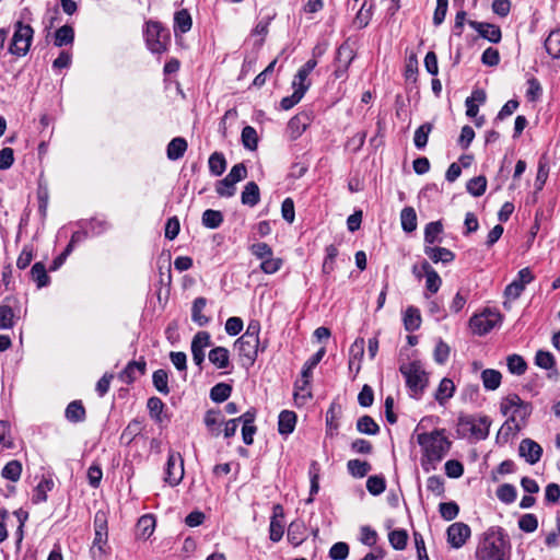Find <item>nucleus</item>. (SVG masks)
Returning a JSON list of instances; mask_svg holds the SVG:
<instances>
[{
  "instance_id": "obj_1",
  "label": "nucleus",
  "mask_w": 560,
  "mask_h": 560,
  "mask_svg": "<svg viewBox=\"0 0 560 560\" xmlns=\"http://www.w3.org/2000/svg\"><path fill=\"white\" fill-rule=\"evenodd\" d=\"M510 549V541L503 529L491 527L479 541L475 552V560H509Z\"/></svg>"
},
{
  "instance_id": "obj_2",
  "label": "nucleus",
  "mask_w": 560,
  "mask_h": 560,
  "mask_svg": "<svg viewBox=\"0 0 560 560\" xmlns=\"http://www.w3.org/2000/svg\"><path fill=\"white\" fill-rule=\"evenodd\" d=\"M500 411L503 416H509L500 428V434H502L506 428L510 429V422L514 423L515 431L518 432L532 415L533 407L530 402L522 400L518 395L510 394L501 400Z\"/></svg>"
},
{
  "instance_id": "obj_3",
  "label": "nucleus",
  "mask_w": 560,
  "mask_h": 560,
  "mask_svg": "<svg viewBox=\"0 0 560 560\" xmlns=\"http://www.w3.org/2000/svg\"><path fill=\"white\" fill-rule=\"evenodd\" d=\"M417 441L422 447L424 457L430 463L440 462L450 451L451 442L443 434V431H432L429 433H421L418 435Z\"/></svg>"
},
{
  "instance_id": "obj_4",
  "label": "nucleus",
  "mask_w": 560,
  "mask_h": 560,
  "mask_svg": "<svg viewBox=\"0 0 560 560\" xmlns=\"http://www.w3.org/2000/svg\"><path fill=\"white\" fill-rule=\"evenodd\" d=\"M400 373L406 380V385L410 392V397L420 399L429 384L428 373L424 371L420 361L404 363L399 368Z\"/></svg>"
},
{
  "instance_id": "obj_5",
  "label": "nucleus",
  "mask_w": 560,
  "mask_h": 560,
  "mask_svg": "<svg viewBox=\"0 0 560 560\" xmlns=\"http://www.w3.org/2000/svg\"><path fill=\"white\" fill-rule=\"evenodd\" d=\"M94 539L90 549L93 559L102 560L108 555L109 548L107 546L108 532L107 520L104 513L97 512L94 517Z\"/></svg>"
},
{
  "instance_id": "obj_6",
  "label": "nucleus",
  "mask_w": 560,
  "mask_h": 560,
  "mask_svg": "<svg viewBox=\"0 0 560 560\" xmlns=\"http://www.w3.org/2000/svg\"><path fill=\"white\" fill-rule=\"evenodd\" d=\"M34 36V30L31 25L18 21L14 24V33L9 45V52L22 57L25 56L31 47Z\"/></svg>"
},
{
  "instance_id": "obj_7",
  "label": "nucleus",
  "mask_w": 560,
  "mask_h": 560,
  "mask_svg": "<svg viewBox=\"0 0 560 560\" xmlns=\"http://www.w3.org/2000/svg\"><path fill=\"white\" fill-rule=\"evenodd\" d=\"M490 424L491 421L487 416L475 418L470 415H460L457 421L458 431H462L464 434L469 433L477 440L488 438Z\"/></svg>"
},
{
  "instance_id": "obj_8",
  "label": "nucleus",
  "mask_w": 560,
  "mask_h": 560,
  "mask_svg": "<svg viewBox=\"0 0 560 560\" xmlns=\"http://www.w3.org/2000/svg\"><path fill=\"white\" fill-rule=\"evenodd\" d=\"M148 48L153 54H162L167 49L171 40L168 30L164 28L159 22H148L144 32Z\"/></svg>"
},
{
  "instance_id": "obj_9",
  "label": "nucleus",
  "mask_w": 560,
  "mask_h": 560,
  "mask_svg": "<svg viewBox=\"0 0 560 560\" xmlns=\"http://www.w3.org/2000/svg\"><path fill=\"white\" fill-rule=\"evenodd\" d=\"M501 319L502 317L499 312L487 308L481 314L474 315L469 320V325L475 334L482 336L499 325Z\"/></svg>"
},
{
  "instance_id": "obj_10",
  "label": "nucleus",
  "mask_w": 560,
  "mask_h": 560,
  "mask_svg": "<svg viewBox=\"0 0 560 560\" xmlns=\"http://www.w3.org/2000/svg\"><path fill=\"white\" fill-rule=\"evenodd\" d=\"M184 477V460L178 452L171 451L165 468L164 480L172 487L177 486Z\"/></svg>"
},
{
  "instance_id": "obj_11",
  "label": "nucleus",
  "mask_w": 560,
  "mask_h": 560,
  "mask_svg": "<svg viewBox=\"0 0 560 560\" xmlns=\"http://www.w3.org/2000/svg\"><path fill=\"white\" fill-rule=\"evenodd\" d=\"M211 346V337L208 331H198L192 340H191V354L195 364L202 370V364L205 362V350Z\"/></svg>"
},
{
  "instance_id": "obj_12",
  "label": "nucleus",
  "mask_w": 560,
  "mask_h": 560,
  "mask_svg": "<svg viewBox=\"0 0 560 560\" xmlns=\"http://www.w3.org/2000/svg\"><path fill=\"white\" fill-rule=\"evenodd\" d=\"M259 343V339L242 335L235 341V348L240 357L245 358L249 364H253L257 359Z\"/></svg>"
},
{
  "instance_id": "obj_13",
  "label": "nucleus",
  "mask_w": 560,
  "mask_h": 560,
  "mask_svg": "<svg viewBox=\"0 0 560 560\" xmlns=\"http://www.w3.org/2000/svg\"><path fill=\"white\" fill-rule=\"evenodd\" d=\"M470 527L462 522L454 523L447 528V541L453 548H460L470 537Z\"/></svg>"
},
{
  "instance_id": "obj_14",
  "label": "nucleus",
  "mask_w": 560,
  "mask_h": 560,
  "mask_svg": "<svg viewBox=\"0 0 560 560\" xmlns=\"http://www.w3.org/2000/svg\"><path fill=\"white\" fill-rule=\"evenodd\" d=\"M469 26L476 30L479 35L489 40L490 43H499L502 38V33L499 26L486 22L468 21Z\"/></svg>"
},
{
  "instance_id": "obj_15",
  "label": "nucleus",
  "mask_w": 560,
  "mask_h": 560,
  "mask_svg": "<svg viewBox=\"0 0 560 560\" xmlns=\"http://www.w3.org/2000/svg\"><path fill=\"white\" fill-rule=\"evenodd\" d=\"M518 451L520 455L524 457L525 460L530 465H534L537 462H539L542 454L541 446L530 439H524L520 444Z\"/></svg>"
},
{
  "instance_id": "obj_16",
  "label": "nucleus",
  "mask_w": 560,
  "mask_h": 560,
  "mask_svg": "<svg viewBox=\"0 0 560 560\" xmlns=\"http://www.w3.org/2000/svg\"><path fill=\"white\" fill-rule=\"evenodd\" d=\"M317 66L316 59H310L307 60L298 71V73L294 77V80L292 82L293 89L296 88H304L305 92L311 86V82L308 81L310 73L314 70V68Z\"/></svg>"
},
{
  "instance_id": "obj_17",
  "label": "nucleus",
  "mask_w": 560,
  "mask_h": 560,
  "mask_svg": "<svg viewBox=\"0 0 560 560\" xmlns=\"http://www.w3.org/2000/svg\"><path fill=\"white\" fill-rule=\"evenodd\" d=\"M145 368L147 363L144 360L131 361L120 372L119 378L124 383L130 384L138 377V375H143L145 373Z\"/></svg>"
},
{
  "instance_id": "obj_18",
  "label": "nucleus",
  "mask_w": 560,
  "mask_h": 560,
  "mask_svg": "<svg viewBox=\"0 0 560 560\" xmlns=\"http://www.w3.org/2000/svg\"><path fill=\"white\" fill-rule=\"evenodd\" d=\"M421 270L425 276L427 290L432 294L436 293L442 284L441 277L427 260L421 264Z\"/></svg>"
},
{
  "instance_id": "obj_19",
  "label": "nucleus",
  "mask_w": 560,
  "mask_h": 560,
  "mask_svg": "<svg viewBox=\"0 0 560 560\" xmlns=\"http://www.w3.org/2000/svg\"><path fill=\"white\" fill-rule=\"evenodd\" d=\"M424 254L435 264H448L455 258L454 253L445 247L425 246Z\"/></svg>"
},
{
  "instance_id": "obj_20",
  "label": "nucleus",
  "mask_w": 560,
  "mask_h": 560,
  "mask_svg": "<svg viewBox=\"0 0 560 560\" xmlns=\"http://www.w3.org/2000/svg\"><path fill=\"white\" fill-rule=\"evenodd\" d=\"M454 393V382L451 378L444 377L439 384L434 398L441 406H444L446 401L453 397Z\"/></svg>"
},
{
  "instance_id": "obj_21",
  "label": "nucleus",
  "mask_w": 560,
  "mask_h": 560,
  "mask_svg": "<svg viewBox=\"0 0 560 560\" xmlns=\"http://www.w3.org/2000/svg\"><path fill=\"white\" fill-rule=\"evenodd\" d=\"M242 203L249 207H255L260 200L259 187L255 182H248L241 195Z\"/></svg>"
},
{
  "instance_id": "obj_22",
  "label": "nucleus",
  "mask_w": 560,
  "mask_h": 560,
  "mask_svg": "<svg viewBox=\"0 0 560 560\" xmlns=\"http://www.w3.org/2000/svg\"><path fill=\"white\" fill-rule=\"evenodd\" d=\"M209 361L217 369H226L230 365V352L224 347H215L209 352Z\"/></svg>"
},
{
  "instance_id": "obj_23",
  "label": "nucleus",
  "mask_w": 560,
  "mask_h": 560,
  "mask_svg": "<svg viewBox=\"0 0 560 560\" xmlns=\"http://www.w3.org/2000/svg\"><path fill=\"white\" fill-rule=\"evenodd\" d=\"M296 423V415L290 410H283L279 415L278 431L280 434L288 435L293 432Z\"/></svg>"
},
{
  "instance_id": "obj_24",
  "label": "nucleus",
  "mask_w": 560,
  "mask_h": 560,
  "mask_svg": "<svg viewBox=\"0 0 560 560\" xmlns=\"http://www.w3.org/2000/svg\"><path fill=\"white\" fill-rule=\"evenodd\" d=\"M192 26L191 15L186 9L177 11L174 15V33L185 34L190 31Z\"/></svg>"
},
{
  "instance_id": "obj_25",
  "label": "nucleus",
  "mask_w": 560,
  "mask_h": 560,
  "mask_svg": "<svg viewBox=\"0 0 560 560\" xmlns=\"http://www.w3.org/2000/svg\"><path fill=\"white\" fill-rule=\"evenodd\" d=\"M207 305L206 298L199 296L195 299L191 307V319L198 326L203 327L209 323V318L203 315V310Z\"/></svg>"
},
{
  "instance_id": "obj_26",
  "label": "nucleus",
  "mask_w": 560,
  "mask_h": 560,
  "mask_svg": "<svg viewBox=\"0 0 560 560\" xmlns=\"http://www.w3.org/2000/svg\"><path fill=\"white\" fill-rule=\"evenodd\" d=\"M420 311L415 306H408L404 314V326L407 331H416L420 328Z\"/></svg>"
},
{
  "instance_id": "obj_27",
  "label": "nucleus",
  "mask_w": 560,
  "mask_h": 560,
  "mask_svg": "<svg viewBox=\"0 0 560 560\" xmlns=\"http://www.w3.org/2000/svg\"><path fill=\"white\" fill-rule=\"evenodd\" d=\"M187 150V141L184 138L177 137L171 140L167 144V158L172 161L180 159Z\"/></svg>"
},
{
  "instance_id": "obj_28",
  "label": "nucleus",
  "mask_w": 560,
  "mask_h": 560,
  "mask_svg": "<svg viewBox=\"0 0 560 560\" xmlns=\"http://www.w3.org/2000/svg\"><path fill=\"white\" fill-rule=\"evenodd\" d=\"M502 375L498 370L486 369L481 372V381L487 390H495L501 384Z\"/></svg>"
},
{
  "instance_id": "obj_29",
  "label": "nucleus",
  "mask_w": 560,
  "mask_h": 560,
  "mask_svg": "<svg viewBox=\"0 0 560 560\" xmlns=\"http://www.w3.org/2000/svg\"><path fill=\"white\" fill-rule=\"evenodd\" d=\"M142 422L138 419L131 420L120 435V442L129 445L142 431Z\"/></svg>"
},
{
  "instance_id": "obj_30",
  "label": "nucleus",
  "mask_w": 560,
  "mask_h": 560,
  "mask_svg": "<svg viewBox=\"0 0 560 560\" xmlns=\"http://www.w3.org/2000/svg\"><path fill=\"white\" fill-rule=\"evenodd\" d=\"M74 40V31L70 25L59 27L55 33L54 44L57 47L71 45Z\"/></svg>"
},
{
  "instance_id": "obj_31",
  "label": "nucleus",
  "mask_w": 560,
  "mask_h": 560,
  "mask_svg": "<svg viewBox=\"0 0 560 560\" xmlns=\"http://www.w3.org/2000/svg\"><path fill=\"white\" fill-rule=\"evenodd\" d=\"M325 353H326V349L324 347H322L315 354L312 355V358H310L305 362L303 370H302V378H303L304 384L310 383V378L312 376L313 369L320 362V360L323 359Z\"/></svg>"
},
{
  "instance_id": "obj_32",
  "label": "nucleus",
  "mask_w": 560,
  "mask_h": 560,
  "mask_svg": "<svg viewBox=\"0 0 560 560\" xmlns=\"http://www.w3.org/2000/svg\"><path fill=\"white\" fill-rule=\"evenodd\" d=\"M66 418L70 422H81L85 419V409L80 400H74L66 408Z\"/></svg>"
},
{
  "instance_id": "obj_33",
  "label": "nucleus",
  "mask_w": 560,
  "mask_h": 560,
  "mask_svg": "<svg viewBox=\"0 0 560 560\" xmlns=\"http://www.w3.org/2000/svg\"><path fill=\"white\" fill-rule=\"evenodd\" d=\"M547 52L556 59H560V30L551 31L545 40Z\"/></svg>"
},
{
  "instance_id": "obj_34",
  "label": "nucleus",
  "mask_w": 560,
  "mask_h": 560,
  "mask_svg": "<svg viewBox=\"0 0 560 560\" xmlns=\"http://www.w3.org/2000/svg\"><path fill=\"white\" fill-rule=\"evenodd\" d=\"M349 474L354 478H363L372 469L371 465L365 460L350 459L347 463Z\"/></svg>"
},
{
  "instance_id": "obj_35",
  "label": "nucleus",
  "mask_w": 560,
  "mask_h": 560,
  "mask_svg": "<svg viewBox=\"0 0 560 560\" xmlns=\"http://www.w3.org/2000/svg\"><path fill=\"white\" fill-rule=\"evenodd\" d=\"M354 58V51L348 42L342 43L337 49L336 65L349 68Z\"/></svg>"
},
{
  "instance_id": "obj_36",
  "label": "nucleus",
  "mask_w": 560,
  "mask_h": 560,
  "mask_svg": "<svg viewBox=\"0 0 560 560\" xmlns=\"http://www.w3.org/2000/svg\"><path fill=\"white\" fill-rule=\"evenodd\" d=\"M401 228L405 232L411 233L417 229V214L413 208L406 207L400 213Z\"/></svg>"
},
{
  "instance_id": "obj_37",
  "label": "nucleus",
  "mask_w": 560,
  "mask_h": 560,
  "mask_svg": "<svg viewBox=\"0 0 560 560\" xmlns=\"http://www.w3.org/2000/svg\"><path fill=\"white\" fill-rule=\"evenodd\" d=\"M54 481L51 479H43L34 489L32 501L35 504L45 502L47 500V492L54 488Z\"/></svg>"
},
{
  "instance_id": "obj_38",
  "label": "nucleus",
  "mask_w": 560,
  "mask_h": 560,
  "mask_svg": "<svg viewBox=\"0 0 560 560\" xmlns=\"http://www.w3.org/2000/svg\"><path fill=\"white\" fill-rule=\"evenodd\" d=\"M33 280L37 283L38 288L48 285L50 278L47 275L46 267L43 262H35L31 269Z\"/></svg>"
},
{
  "instance_id": "obj_39",
  "label": "nucleus",
  "mask_w": 560,
  "mask_h": 560,
  "mask_svg": "<svg viewBox=\"0 0 560 560\" xmlns=\"http://www.w3.org/2000/svg\"><path fill=\"white\" fill-rule=\"evenodd\" d=\"M201 221H202L203 226L213 230V229L219 228L222 224L223 214L219 210L207 209L202 213Z\"/></svg>"
},
{
  "instance_id": "obj_40",
  "label": "nucleus",
  "mask_w": 560,
  "mask_h": 560,
  "mask_svg": "<svg viewBox=\"0 0 560 560\" xmlns=\"http://www.w3.org/2000/svg\"><path fill=\"white\" fill-rule=\"evenodd\" d=\"M242 143L244 148L247 150L254 151L257 149L258 145V136L257 131L252 126H246L242 130L241 135Z\"/></svg>"
},
{
  "instance_id": "obj_41",
  "label": "nucleus",
  "mask_w": 560,
  "mask_h": 560,
  "mask_svg": "<svg viewBox=\"0 0 560 560\" xmlns=\"http://www.w3.org/2000/svg\"><path fill=\"white\" fill-rule=\"evenodd\" d=\"M432 129L433 125L431 122H425L415 131L413 142L417 149L421 150L427 145L429 135Z\"/></svg>"
},
{
  "instance_id": "obj_42",
  "label": "nucleus",
  "mask_w": 560,
  "mask_h": 560,
  "mask_svg": "<svg viewBox=\"0 0 560 560\" xmlns=\"http://www.w3.org/2000/svg\"><path fill=\"white\" fill-rule=\"evenodd\" d=\"M232 393V386L226 383H218L210 390V398L214 402L225 401Z\"/></svg>"
},
{
  "instance_id": "obj_43",
  "label": "nucleus",
  "mask_w": 560,
  "mask_h": 560,
  "mask_svg": "<svg viewBox=\"0 0 560 560\" xmlns=\"http://www.w3.org/2000/svg\"><path fill=\"white\" fill-rule=\"evenodd\" d=\"M152 382L156 390L161 394L167 395L170 393L168 374L165 370H156L152 375Z\"/></svg>"
},
{
  "instance_id": "obj_44",
  "label": "nucleus",
  "mask_w": 560,
  "mask_h": 560,
  "mask_svg": "<svg viewBox=\"0 0 560 560\" xmlns=\"http://www.w3.org/2000/svg\"><path fill=\"white\" fill-rule=\"evenodd\" d=\"M226 168V161L222 153L214 152L209 158V170L214 176H220Z\"/></svg>"
},
{
  "instance_id": "obj_45",
  "label": "nucleus",
  "mask_w": 560,
  "mask_h": 560,
  "mask_svg": "<svg viewBox=\"0 0 560 560\" xmlns=\"http://www.w3.org/2000/svg\"><path fill=\"white\" fill-rule=\"evenodd\" d=\"M357 429L359 432L375 435L380 431L378 424L370 416H362L357 421Z\"/></svg>"
},
{
  "instance_id": "obj_46",
  "label": "nucleus",
  "mask_w": 560,
  "mask_h": 560,
  "mask_svg": "<svg viewBox=\"0 0 560 560\" xmlns=\"http://www.w3.org/2000/svg\"><path fill=\"white\" fill-rule=\"evenodd\" d=\"M467 191L474 197H480L485 194L487 188V178L482 175L471 178L467 183Z\"/></svg>"
},
{
  "instance_id": "obj_47",
  "label": "nucleus",
  "mask_w": 560,
  "mask_h": 560,
  "mask_svg": "<svg viewBox=\"0 0 560 560\" xmlns=\"http://www.w3.org/2000/svg\"><path fill=\"white\" fill-rule=\"evenodd\" d=\"M22 474V464L19 460H11L2 469V477L10 481H18Z\"/></svg>"
},
{
  "instance_id": "obj_48",
  "label": "nucleus",
  "mask_w": 560,
  "mask_h": 560,
  "mask_svg": "<svg viewBox=\"0 0 560 560\" xmlns=\"http://www.w3.org/2000/svg\"><path fill=\"white\" fill-rule=\"evenodd\" d=\"M288 541L294 546H299L303 542V524L299 522H292L288 528L287 535Z\"/></svg>"
},
{
  "instance_id": "obj_49",
  "label": "nucleus",
  "mask_w": 560,
  "mask_h": 560,
  "mask_svg": "<svg viewBox=\"0 0 560 560\" xmlns=\"http://www.w3.org/2000/svg\"><path fill=\"white\" fill-rule=\"evenodd\" d=\"M389 544L396 550H402L407 546L408 534L405 529H395L388 535Z\"/></svg>"
},
{
  "instance_id": "obj_50",
  "label": "nucleus",
  "mask_w": 560,
  "mask_h": 560,
  "mask_svg": "<svg viewBox=\"0 0 560 560\" xmlns=\"http://www.w3.org/2000/svg\"><path fill=\"white\" fill-rule=\"evenodd\" d=\"M443 231V225L441 221L430 222L425 225L424 229V242L427 244H433L438 241L439 235Z\"/></svg>"
},
{
  "instance_id": "obj_51",
  "label": "nucleus",
  "mask_w": 560,
  "mask_h": 560,
  "mask_svg": "<svg viewBox=\"0 0 560 560\" xmlns=\"http://www.w3.org/2000/svg\"><path fill=\"white\" fill-rule=\"evenodd\" d=\"M147 407L150 417L156 422H162V412L164 409V402L159 397H151L148 399Z\"/></svg>"
},
{
  "instance_id": "obj_52",
  "label": "nucleus",
  "mask_w": 560,
  "mask_h": 560,
  "mask_svg": "<svg viewBox=\"0 0 560 560\" xmlns=\"http://www.w3.org/2000/svg\"><path fill=\"white\" fill-rule=\"evenodd\" d=\"M508 369L512 374L522 375L527 369L525 360L518 354L508 357Z\"/></svg>"
},
{
  "instance_id": "obj_53",
  "label": "nucleus",
  "mask_w": 560,
  "mask_h": 560,
  "mask_svg": "<svg viewBox=\"0 0 560 560\" xmlns=\"http://www.w3.org/2000/svg\"><path fill=\"white\" fill-rule=\"evenodd\" d=\"M326 256L323 262V272L326 275L331 273L335 270V259L338 256V248L335 245L326 247Z\"/></svg>"
},
{
  "instance_id": "obj_54",
  "label": "nucleus",
  "mask_w": 560,
  "mask_h": 560,
  "mask_svg": "<svg viewBox=\"0 0 560 560\" xmlns=\"http://www.w3.org/2000/svg\"><path fill=\"white\" fill-rule=\"evenodd\" d=\"M155 520L152 515H143L139 518L137 527L143 538H148L153 533Z\"/></svg>"
},
{
  "instance_id": "obj_55",
  "label": "nucleus",
  "mask_w": 560,
  "mask_h": 560,
  "mask_svg": "<svg viewBox=\"0 0 560 560\" xmlns=\"http://www.w3.org/2000/svg\"><path fill=\"white\" fill-rule=\"evenodd\" d=\"M284 533V526L282 522L277 518V513H275L270 520L269 525V538L273 542H278L281 540Z\"/></svg>"
},
{
  "instance_id": "obj_56",
  "label": "nucleus",
  "mask_w": 560,
  "mask_h": 560,
  "mask_svg": "<svg viewBox=\"0 0 560 560\" xmlns=\"http://www.w3.org/2000/svg\"><path fill=\"white\" fill-rule=\"evenodd\" d=\"M497 497L504 503H512L516 499V489L510 483L501 485L497 490Z\"/></svg>"
},
{
  "instance_id": "obj_57",
  "label": "nucleus",
  "mask_w": 560,
  "mask_h": 560,
  "mask_svg": "<svg viewBox=\"0 0 560 560\" xmlns=\"http://www.w3.org/2000/svg\"><path fill=\"white\" fill-rule=\"evenodd\" d=\"M303 119L304 117L296 115L289 120L288 131L292 139H296L305 130L306 124L303 121Z\"/></svg>"
},
{
  "instance_id": "obj_58",
  "label": "nucleus",
  "mask_w": 560,
  "mask_h": 560,
  "mask_svg": "<svg viewBox=\"0 0 560 560\" xmlns=\"http://www.w3.org/2000/svg\"><path fill=\"white\" fill-rule=\"evenodd\" d=\"M439 511H440L441 516L445 521H453L454 518L457 517V515L459 513V506L457 505L456 502H453V501L443 502V503H440Z\"/></svg>"
},
{
  "instance_id": "obj_59",
  "label": "nucleus",
  "mask_w": 560,
  "mask_h": 560,
  "mask_svg": "<svg viewBox=\"0 0 560 560\" xmlns=\"http://www.w3.org/2000/svg\"><path fill=\"white\" fill-rule=\"evenodd\" d=\"M549 174L548 162L545 158H541L538 163L537 175L535 179V187L537 190H541Z\"/></svg>"
},
{
  "instance_id": "obj_60",
  "label": "nucleus",
  "mask_w": 560,
  "mask_h": 560,
  "mask_svg": "<svg viewBox=\"0 0 560 560\" xmlns=\"http://www.w3.org/2000/svg\"><path fill=\"white\" fill-rule=\"evenodd\" d=\"M385 479L381 476H371L366 480V489L373 495H378L385 491Z\"/></svg>"
},
{
  "instance_id": "obj_61",
  "label": "nucleus",
  "mask_w": 560,
  "mask_h": 560,
  "mask_svg": "<svg viewBox=\"0 0 560 560\" xmlns=\"http://www.w3.org/2000/svg\"><path fill=\"white\" fill-rule=\"evenodd\" d=\"M304 94H305L304 88L294 89V92L292 93V95L285 96L281 100V102H280L281 108L284 110L291 109L294 105H296L302 100Z\"/></svg>"
},
{
  "instance_id": "obj_62",
  "label": "nucleus",
  "mask_w": 560,
  "mask_h": 560,
  "mask_svg": "<svg viewBox=\"0 0 560 560\" xmlns=\"http://www.w3.org/2000/svg\"><path fill=\"white\" fill-rule=\"evenodd\" d=\"M13 311L10 305H0V329H9L13 327Z\"/></svg>"
},
{
  "instance_id": "obj_63",
  "label": "nucleus",
  "mask_w": 560,
  "mask_h": 560,
  "mask_svg": "<svg viewBox=\"0 0 560 560\" xmlns=\"http://www.w3.org/2000/svg\"><path fill=\"white\" fill-rule=\"evenodd\" d=\"M518 527L525 533H533L538 527V520L534 514H524L518 520Z\"/></svg>"
},
{
  "instance_id": "obj_64",
  "label": "nucleus",
  "mask_w": 560,
  "mask_h": 560,
  "mask_svg": "<svg viewBox=\"0 0 560 560\" xmlns=\"http://www.w3.org/2000/svg\"><path fill=\"white\" fill-rule=\"evenodd\" d=\"M349 556V546L346 542L339 541L331 546L329 557L332 560H345Z\"/></svg>"
}]
</instances>
